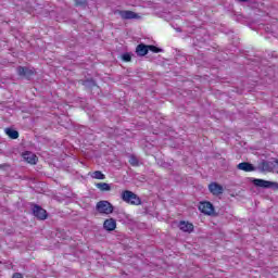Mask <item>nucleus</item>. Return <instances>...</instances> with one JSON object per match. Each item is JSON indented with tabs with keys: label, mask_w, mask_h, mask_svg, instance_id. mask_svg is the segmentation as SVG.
<instances>
[{
	"label": "nucleus",
	"mask_w": 278,
	"mask_h": 278,
	"mask_svg": "<svg viewBox=\"0 0 278 278\" xmlns=\"http://www.w3.org/2000/svg\"><path fill=\"white\" fill-rule=\"evenodd\" d=\"M237 168L239 170H244V173H253V170H255V167L253 166V164H251L249 162L239 163L237 165Z\"/></svg>",
	"instance_id": "obj_10"
},
{
	"label": "nucleus",
	"mask_w": 278,
	"mask_h": 278,
	"mask_svg": "<svg viewBox=\"0 0 278 278\" xmlns=\"http://www.w3.org/2000/svg\"><path fill=\"white\" fill-rule=\"evenodd\" d=\"M178 229H180V231H184L185 233H192L194 231V225L186 220H180L178 223Z\"/></svg>",
	"instance_id": "obj_8"
},
{
	"label": "nucleus",
	"mask_w": 278,
	"mask_h": 278,
	"mask_svg": "<svg viewBox=\"0 0 278 278\" xmlns=\"http://www.w3.org/2000/svg\"><path fill=\"white\" fill-rule=\"evenodd\" d=\"M96 210L99 214H112V212H114V206L109 201L102 200L97 203Z\"/></svg>",
	"instance_id": "obj_2"
},
{
	"label": "nucleus",
	"mask_w": 278,
	"mask_h": 278,
	"mask_svg": "<svg viewBox=\"0 0 278 278\" xmlns=\"http://www.w3.org/2000/svg\"><path fill=\"white\" fill-rule=\"evenodd\" d=\"M5 134L11 140H16L18 138V132L12 128H5Z\"/></svg>",
	"instance_id": "obj_16"
},
{
	"label": "nucleus",
	"mask_w": 278,
	"mask_h": 278,
	"mask_svg": "<svg viewBox=\"0 0 278 278\" xmlns=\"http://www.w3.org/2000/svg\"><path fill=\"white\" fill-rule=\"evenodd\" d=\"M12 278H23V275L20 273H15Z\"/></svg>",
	"instance_id": "obj_21"
},
{
	"label": "nucleus",
	"mask_w": 278,
	"mask_h": 278,
	"mask_svg": "<svg viewBox=\"0 0 278 278\" xmlns=\"http://www.w3.org/2000/svg\"><path fill=\"white\" fill-rule=\"evenodd\" d=\"M122 200L125 201V203H129V205H141L142 203L140 197H138V194L129 190L123 191Z\"/></svg>",
	"instance_id": "obj_1"
},
{
	"label": "nucleus",
	"mask_w": 278,
	"mask_h": 278,
	"mask_svg": "<svg viewBox=\"0 0 278 278\" xmlns=\"http://www.w3.org/2000/svg\"><path fill=\"white\" fill-rule=\"evenodd\" d=\"M136 53L140 58H144V55H147V53H149V46H147L144 43H139L136 48Z\"/></svg>",
	"instance_id": "obj_11"
},
{
	"label": "nucleus",
	"mask_w": 278,
	"mask_h": 278,
	"mask_svg": "<svg viewBox=\"0 0 278 278\" xmlns=\"http://www.w3.org/2000/svg\"><path fill=\"white\" fill-rule=\"evenodd\" d=\"M208 191L214 197H219V194H223V192H225V188H223V185H219L218 182H211L208 185Z\"/></svg>",
	"instance_id": "obj_7"
},
{
	"label": "nucleus",
	"mask_w": 278,
	"mask_h": 278,
	"mask_svg": "<svg viewBox=\"0 0 278 278\" xmlns=\"http://www.w3.org/2000/svg\"><path fill=\"white\" fill-rule=\"evenodd\" d=\"M122 60H123L124 62H131V54H130V53H124V54L122 55Z\"/></svg>",
	"instance_id": "obj_20"
},
{
	"label": "nucleus",
	"mask_w": 278,
	"mask_h": 278,
	"mask_svg": "<svg viewBox=\"0 0 278 278\" xmlns=\"http://www.w3.org/2000/svg\"><path fill=\"white\" fill-rule=\"evenodd\" d=\"M96 188L101 192H110V190H112V186L108 182H98L96 184Z\"/></svg>",
	"instance_id": "obj_14"
},
{
	"label": "nucleus",
	"mask_w": 278,
	"mask_h": 278,
	"mask_svg": "<svg viewBox=\"0 0 278 278\" xmlns=\"http://www.w3.org/2000/svg\"><path fill=\"white\" fill-rule=\"evenodd\" d=\"M260 166L262 170H265L267 173H270V170L275 168V165L273 164V162H268V161H263Z\"/></svg>",
	"instance_id": "obj_15"
},
{
	"label": "nucleus",
	"mask_w": 278,
	"mask_h": 278,
	"mask_svg": "<svg viewBox=\"0 0 278 278\" xmlns=\"http://www.w3.org/2000/svg\"><path fill=\"white\" fill-rule=\"evenodd\" d=\"M129 164L131 166H139L140 162L138 161V157H136L135 155L129 156Z\"/></svg>",
	"instance_id": "obj_18"
},
{
	"label": "nucleus",
	"mask_w": 278,
	"mask_h": 278,
	"mask_svg": "<svg viewBox=\"0 0 278 278\" xmlns=\"http://www.w3.org/2000/svg\"><path fill=\"white\" fill-rule=\"evenodd\" d=\"M34 73V70H29L28 67H17V75H20V77H26V79H29V77H31Z\"/></svg>",
	"instance_id": "obj_9"
},
{
	"label": "nucleus",
	"mask_w": 278,
	"mask_h": 278,
	"mask_svg": "<svg viewBox=\"0 0 278 278\" xmlns=\"http://www.w3.org/2000/svg\"><path fill=\"white\" fill-rule=\"evenodd\" d=\"M76 5H86V2H81V1L76 0Z\"/></svg>",
	"instance_id": "obj_22"
},
{
	"label": "nucleus",
	"mask_w": 278,
	"mask_h": 278,
	"mask_svg": "<svg viewBox=\"0 0 278 278\" xmlns=\"http://www.w3.org/2000/svg\"><path fill=\"white\" fill-rule=\"evenodd\" d=\"M115 14H118L121 16V18H123L124 21H131L132 18H140V16L134 11L117 10V11H115Z\"/></svg>",
	"instance_id": "obj_6"
},
{
	"label": "nucleus",
	"mask_w": 278,
	"mask_h": 278,
	"mask_svg": "<svg viewBox=\"0 0 278 278\" xmlns=\"http://www.w3.org/2000/svg\"><path fill=\"white\" fill-rule=\"evenodd\" d=\"M199 210L206 216H214V204L212 202H201Z\"/></svg>",
	"instance_id": "obj_3"
},
{
	"label": "nucleus",
	"mask_w": 278,
	"mask_h": 278,
	"mask_svg": "<svg viewBox=\"0 0 278 278\" xmlns=\"http://www.w3.org/2000/svg\"><path fill=\"white\" fill-rule=\"evenodd\" d=\"M238 1H240L241 3H244V2H247V0H238Z\"/></svg>",
	"instance_id": "obj_23"
},
{
	"label": "nucleus",
	"mask_w": 278,
	"mask_h": 278,
	"mask_svg": "<svg viewBox=\"0 0 278 278\" xmlns=\"http://www.w3.org/2000/svg\"><path fill=\"white\" fill-rule=\"evenodd\" d=\"M33 214L35 218H38V220H47V211L38 204L33 206Z\"/></svg>",
	"instance_id": "obj_4"
},
{
	"label": "nucleus",
	"mask_w": 278,
	"mask_h": 278,
	"mask_svg": "<svg viewBox=\"0 0 278 278\" xmlns=\"http://www.w3.org/2000/svg\"><path fill=\"white\" fill-rule=\"evenodd\" d=\"M23 159L28 162V164H36V162H38L36 154L28 151L23 153Z\"/></svg>",
	"instance_id": "obj_12"
},
{
	"label": "nucleus",
	"mask_w": 278,
	"mask_h": 278,
	"mask_svg": "<svg viewBox=\"0 0 278 278\" xmlns=\"http://www.w3.org/2000/svg\"><path fill=\"white\" fill-rule=\"evenodd\" d=\"M253 184L257 188H276V189H278L277 182H273V181H268V180H264V179H260V178H255L253 180Z\"/></svg>",
	"instance_id": "obj_5"
},
{
	"label": "nucleus",
	"mask_w": 278,
	"mask_h": 278,
	"mask_svg": "<svg viewBox=\"0 0 278 278\" xmlns=\"http://www.w3.org/2000/svg\"><path fill=\"white\" fill-rule=\"evenodd\" d=\"M0 168H5V165H0Z\"/></svg>",
	"instance_id": "obj_24"
},
{
	"label": "nucleus",
	"mask_w": 278,
	"mask_h": 278,
	"mask_svg": "<svg viewBox=\"0 0 278 278\" xmlns=\"http://www.w3.org/2000/svg\"><path fill=\"white\" fill-rule=\"evenodd\" d=\"M103 227L106 231H114V229H116V219L114 218L105 219Z\"/></svg>",
	"instance_id": "obj_13"
},
{
	"label": "nucleus",
	"mask_w": 278,
	"mask_h": 278,
	"mask_svg": "<svg viewBox=\"0 0 278 278\" xmlns=\"http://www.w3.org/2000/svg\"><path fill=\"white\" fill-rule=\"evenodd\" d=\"M90 177H92V179L103 180V179H105V174H102L101 170H96L90 174Z\"/></svg>",
	"instance_id": "obj_17"
},
{
	"label": "nucleus",
	"mask_w": 278,
	"mask_h": 278,
	"mask_svg": "<svg viewBox=\"0 0 278 278\" xmlns=\"http://www.w3.org/2000/svg\"><path fill=\"white\" fill-rule=\"evenodd\" d=\"M148 51H152V53H162V50L161 48H157L155 46H148Z\"/></svg>",
	"instance_id": "obj_19"
}]
</instances>
